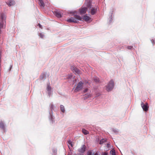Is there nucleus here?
Masks as SVG:
<instances>
[{
    "label": "nucleus",
    "instance_id": "obj_6",
    "mask_svg": "<svg viewBox=\"0 0 155 155\" xmlns=\"http://www.w3.org/2000/svg\"><path fill=\"white\" fill-rule=\"evenodd\" d=\"M54 14L58 18H61L62 17L61 14L60 12L58 10H55L54 12Z\"/></svg>",
    "mask_w": 155,
    "mask_h": 155
},
{
    "label": "nucleus",
    "instance_id": "obj_33",
    "mask_svg": "<svg viewBox=\"0 0 155 155\" xmlns=\"http://www.w3.org/2000/svg\"><path fill=\"white\" fill-rule=\"evenodd\" d=\"M38 25L40 28H42V26L41 24H38Z\"/></svg>",
    "mask_w": 155,
    "mask_h": 155
},
{
    "label": "nucleus",
    "instance_id": "obj_3",
    "mask_svg": "<svg viewBox=\"0 0 155 155\" xmlns=\"http://www.w3.org/2000/svg\"><path fill=\"white\" fill-rule=\"evenodd\" d=\"M114 86V82L113 80H111L106 86V90L108 91H111Z\"/></svg>",
    "mask_w": 155,
    "mask_h": 155
},
{
    "label": "nucleus",
    "instance_id": "obj_27",
    "mask_svg": "<svg viewBox=\"0 0 155 155\" xmlns=\"http://www.w3.org/2000/svg\"><path fill=\"white\" fill-rule=\"evenodd\" d=\"M50 108L52 111V110L53 109V105L52 104H51L50 105Z\"/></svg>",
    "mask_w": 155,
    "mask_h": 155
},
{
    "label": "nucleus",
    "instance_id": "obj_11",
    "mask_svg": "<svg viewBox=\"0 0 155 155\" xmlns=\"http://www.w3.org/2000/svg\"><path fill=\"white\" fill-rule=\"evenodd\" d=\"M39 1L38 4L41 7L44 8L45 4L42 0H38Z\"/></svg>",
    "mask_w": 155,
    "mask_h": 155
},
{
    "label": "nucleus",
    "instance_id": "obj_23",
    "mask_svg": "<svg viewBox=\"0 0 155 155\" xmlns=\"http://www.w3.org/2000/svg\"><path fill=\"white\" fill-rule=\"evenodd\" d=\"M94 81L96 83L98 82L99 81V79L97 78H94Z\"/></svg>",
    "mask_w": 155,
    "mask_h": 155
},
{
    "label": "nucleus",
    "instance_id": "obj_13",
    "mask_svg": "<svg viewBox=\"0 0 155 155\" xmlns=\"http://www.w3.org/2000/svg\"><path fill=\"white\" fill-rule=\"evenodd\" d=\"M91 96L92 94H87L84 95V99H86L88 98L91 97Z\"/></svg>",
    "mask_w": 155,
    "mask_h": 155
},
{
    "label": "nucleus",
    "instance_id": "obj_31",
    "mask_svg": "<svg viewBox=\"0 0 155 155\" xmlns=\"http://www.w3.org/2000/svg\"><path fill=\"white\" fill-rule=\"evenodd\" d=\"M113 130L114 132L115 133H117L118 132V130L116 129H114Z\"/></svg>",
    "mask_w": 155,
    "mask_h": 155
},
{
    "label": "nucleus",
    "instance_id": "obj_36",
    "mask_svg": "<svg viewBox=\"0 0 155 155\" xmlns=\"http://www.w3.org/2000/svg\"><path fill=\"white\" fill-rule=\"evenodd\" d=\"M85 83H86L89 84V83L88 81L86 82Z\"/></svg>",
    "mask_w": 155,
    "mask_h": 155
},
{
    "label": "nucleus",
    "instance_id": "obj_20",
    "mask_svg": "<svg viewBox=\"0 0 155 155\" xmlns=\"http://www.w3.org/2000/svg\"><path fill=\"white\" fill-rule=\"evenodd\" d=\"M110 153L112 155H116V153L115 150L112 149L110 151Z\"/></svg>",
    "mask_w": 155,
    "mask_h": 155
},
{
    "label": "nucleus",
    "instance_id": "obj_38",
    "mask_svg": "<svg viewBox=\"0 0 155 155\" xmlns=\"http://www.w3.org/2000/svg\"><path fill=\"white\" fill-rule=\"evenodd\" d=\"M12 65H11V66L10 68H12Z\"/></svg>",
    "mask_w": 155,
    "mask_h": 155
},
{
    "label": "nucleus",
    "instance_id": "obj_24",
    "mask_svg": "<svg viewBox=\"0 0 155 155\" xmlns=\"http://www.w3.org/2000/svg\"><path fill=\"white\" fill-rule=\"evenodd\" d=\"M38 35L41 38H43L44 36V35L41 33H39Z\"/></svg>",
    "mask_w": 155,
    "mask_h": 155
},
{
    "label": "nucleus",
    "instance_id": "obj_1",
    "mask_svg": "<svg viewBox=\"0 0 155 155\" xmlns=\"http://www.w3.org/2000/svg\"><path fill=\"white\" fill-rule=\"evenodd\" d=\"M74 17H71L69 19L67 20V21L68 22H74L75 23H78L77 20H81L82 18L79 15H74Z\"/></svg>",
    "mask_w": 155,
    "mask_h": 155
},
{
    "label": "nucleus",
    "instance_id": "obj_12",
    "mask_svg": "<svg viewBox=\"0 0 155 155\" xmlns=\"http://www.w3.org/2000/svg\"><path fill=\"white\" fill-rule=\"evenodd\" d=\"M83 19L86 21H90L91 18L88 16L84 15L83 17Z\"/></svg>",
    "mask_w": 155,
    "mask_h": 155
},
{
    "label": "nucleus",
    "instance_id": "obj_37",
    "mask_svg": "<svg viewBox=\"0 0 155 155\" xmlns=\"http://www.w3.org/2000/svg\"><path fill=\"white\" fill-rule=\"evenodd\" d=\"M100 94H97V96H98L99 95H100Z\"/></svg>",
    "mask_w": 155,
    "mask_h": 155
},
{
    "label": "nucleus",
    "instance_id": "obj_10",
    "mask_svg": "<svg viewBox=\"0 0 155 155\" xmlns=\"http://www.w3.org/2000/svg\"><path fill=\"white\" fill-rule=\"evenodd\" d=\"M87 10V8L86 7H84V8H81L80 9L79 11L80 13L81 14H83L85 13L86 12Z\"/></svg>",
    "mask_w": 155,
    "mask_h": 155
},
{
    "label": "nucleus",
    "instance_id": "obj_17",
    "mask_svg": "<svg viewBox=\"0 0 155 155\" xmlns=\"http://www.w3.org/2000/svg\"><path fill=\"white\" fill-rule=\"evenodd\" d=\"M46 76V74L45 73H43L41 75L40 77V79L41 80L43 79Z\"/></svg>",
    "mask_w": 155,
    "mask_h": 155
},
{
    "label": "nucleus",
    "instance_id": "obj_40",
    "mask_svg": "<svg viewBox=\"0 0 155 155\" xmlns=\"http://www.w3.org/2000/svg\"><path fill=\"white\" fill-rule=\"evenodd\" d=\"M75 80L76 81H77V80L76 79H75Z\"/></svg>",
    "mask_w": 155,
    "mask_h": 155
},
{
    "label": "nucleus",
    "instance_id": "obj_26",
    "mask_svg": "<svg viewBox=\"0 0 155 155\" xmlns=\"http://www.w3.org/2000/svg\"><path fill=\"white\" fill-rule=\"evenodd\" d=\"M110 19L109 20V22H110V23H111L112 22V21H113V18H112V15H111V16L110 17Z\"/></svg>",
    "mask_w": 155,
    "mask_h": 155
},
{
    "label": "nucleus",
    "instance_id": "obj_4",
    "mask_svg": "<svg viewBox=\"0 0 155 155\" xmlns=\"http://www.w3.org/2000/svg\"><path fill=\"white\" fill-rule=\"evenodd\" d=\"M141 105L143 110L147 111L148 110L149 107L147 103H146L145 104L143 102H142L141 104Z\"/></svg>",
    "mask_w": 155,
    "mask_h": 155
},
{
    "label": "nucleus",
    "instance_id": "obj_28",
    "mask_svg": "<svg viewBox=\"0 0 155 155\" xmlns=\"http://www.w3.org/2000/svg\"><path fill=\"white\" fill-rule=\"evenodd\" d=\"M87 155H92V152L91 151H88L87 153Z\"/></svg>",
    "mask_w": 155,
    "mask_h": 155
},
{
    "label": "nucleus",
    "instance_id": "obj_35",
    "mask_svg": "<svg viewBox=\"0 0 155 155\" xmlns=\"http://www.w3.org/2000/svg\"><path fill=\"white\" fill-rule=\"evenodd\" d=\"M94 155H98V154L97 153H95V154H94Z\"/></svg>",
    "mask_w": 155,
    "mask_h": 155
},
{
    "label": "nucleus",
    "instance_id": "obj_14",
    "mask_svg": "<svg viewBox=\"0 0 155 155\" xmlns=\"http://www.w3.org/2000/svg\"><path fill=\"white\" fill-rule=\"evenodd\" d=\"M97 8H93L92 9L91 11V14L92 15H94L96 12L97 11Z\"/></svg>",
    "mask_w": 155,
    "mask_h": 155
},
{
    "label": "nucleus",
    "instance_id": "obj_39",
    "mask_svg": "<svg viewBox=\"0 0 155 155\" xmlns=\"http://www.w3.org/2000/svg\"><path fill=\"white\" fill-rule=\"evenodd\" d=\"M68 147H69V148L70 149V148L69 147V145H68Z\"/></svg>",
    "mask_w": 155,
    "mask_h": 155
},
{
    "label": "nucleus",
    "instance_id": "obj_9",
    "mask_svg": "<svg viewBox=\"0 0 155 155\" xmlns=\"http://www.w3.org/2000/svg\"><path fill=\"white\" fill-rule=\"evenodd\" d=\"M71 70L76 74H79L81 73L80 70L75 67H73L71 68Z\"/></svg>",
    "mask_w": 155,
    "mask_h": 155
},
{
    "label": "nucleus",
    "instance_id": "obj_18",
    "mask_svg": "<svg viewBox=\"0 0 155 155\" xmlns=\"http://www.w3.org/2000/svg\"><path fill=\"white\" fill-rule=\"evenodd\" d=\"M60 109L61 111L63 113L65 112V109L64 106L63 105H60Z\"/></svg>",
    "mask_w": 155,
    "mask_h": 155
},
{
    "label": "nucleus",
    "instance_id": "obj_32",
    "mask_svg": "<svg viewBox=\"0 0 155 155\" xmlns=\"http://www.w3.org/2000/svg\"><path fill=\"white\" fill-rule=\"evenodd\" d=\"M52 151H53V152L55 153L57 152V150H54V149L52 150Z\"/></svg>",
    "mask_w": 155,
    "mask_h": 155
},
{
    "label": "nucleus",
    "instance_id": "obj_22",
    "mask_svg": "<svg viewBox=\"0 0 155 155\" xmlns=\"http://www.w3.org/2000/svg\"><path fill=\"white\" fill-rule=\"evenodd\" d=\"M105 141V140H104V139H103L100 140V142L99 143L100 144H103Z\"/></svg>",
    "mask_w": 155,
    "mask_h": 155
},
{
    "label": "nucleus",
    "instance_id": "obj_30",
    "mask_svg": "<svg viewBox=\"0 0 155 155\" xmlns=\"http://www.w3.org/2000/svg\"><path fill=\"white\" fill-rule=\"evenodd\" d=\"M108 153L106 152H104L102 153V155H107Z\"/></svg>",
    "mask_w": 155,
    "mask_h": 155
},
{
    "label": "nucleus",
    "instance_id": "obj_34",
    "mask_svg": "<svg viewBox=\"0 0 155 155\" xmlns=\"http://www.w3.org/2000/svg\"><path fill=\"white\" fill-rule=\"evenodd\" d=\"M151 41H152V43H153V44L155 43V42H154V40H153V39H152V40H151Z\"/></svg>",
    "mask_w": 155,
    "mask_h": 155
},
{
    "label": "nucleus",
    "instance_id": "obj_15",
    "mask_svg": "<svg viewBox=\"0 0 155 155\" xmlns=\"http://www.w3.org/2000/svg\"><path fill=\"white\" fill-rule=\"evenodd\" d=\"M50 116L49 117V119L51 121L52 123H53L54 121V118L53 117V115L51 114V113H49Z\"/></svg>",
    "mask_w": 155,
    "mask_h": 155
},
{
    "label": "nucleus",
    "instance_id": "obj_5",
    "mask_svg": "<svg viewBox=\"0 0 155 155\" xmlns=\"http://www.w3.org/2000/svg\"><path fill=\"white\" fill-rule=\"evenodd\" d=\"M46 89L48 92V94L50 97L52 95V87L49 84H48L47 86Z\"/></svg>",
    "mask_w": 155,
    "mask_h": 155
},
{
    "label": "nucleus",
    "instance_id": "obj_7",
    "mask_svg": "<svg viewBox=\"0 0 155 155\" xmlns=\"http://www.w3.org/2000/svg\"><path fill=\"white\" fill-rule=\"evenodd\" d=\"M86 147L84 145H83L81 147L78 149V151L79 152L84 153L86 150Z\"/></svg>",
    "mask_w": 155,
    "mask_h": 155
},
{
    "label": "nucleus",
    "instance_id": "obj_2",
    "mask_svg": "<svg viewBox=\"0 0 155 155\" xmlns=\"http://www.w3.org/2000/svg\"><path fill=\"white\" fill-rule=\"evenodd\" d=\"M84 83L82 81H79L77 84L76 87L74 89V92H77L82 90L84 85Z\"/></svg>",
    "mask_w": 155,
    "mask_h": 155
},
{
    "label": "nucleus",
    "instance_id": "obj_21",
    "mask_svg": "<svg viewBox=\"0 0 155 155\" xmlns=\"http://www.w3.org/2000/svg\"><path fill=\"white\" fill-rule=\"evenodd\" d=\"M68 144L70 145L71 147H72L73 146L72 144V142L71 141V140H69L68 141Z\"/></svg>",
    "mask_w": 155,
    "mask_h": 155
},
{
    "label": "nucleus",
    "instance_id": "obj_16",
    "mask_svg": "<svg viewBox=\"0 0 155 155\" xmlns=\"http://www.w3.org/2000/svg\"><path fill=\"white\" fill-rule=\"evenodd\" d=\"M82 132L84 135H87L89 134V132L84 129H82Z\"/></svg>",
    "mask_w": 155,
    "mask_h": 155
},
{
    "label": "nucleus",
    "instance_id": "obj_19",
    "mask_svg": "<svg viewBox=\"0 0 155 155\" xmlns=\"http://www.w3.org/2000/svg\"><path fill=\"white\" fill-rule=\"evenodd\" d=\"M0 127L3 130L5 129L4 124L2 122H0Z\"/></svg>",
    "mask_w": 155,
    "mask_h": 155
},
{
    "label": "nucleus",
    "instance_id": "obj_29",
    "mask_svg": "<svg viewBox=\"0 0 155 155\" xmlns=\"http://www.w3.org/2000/svg\"><path fill=\"white\" fill-rule=\"evenodd\" d=\"M132 48H133V46H128L127 47V48L129 49H131Z\"/></svg>",
    "mask_w": 155,
    "mask_h": 155
},
{
    "label": "nucleus",
    "instance_id": "obj_25",
    "mask_svg": "<svg viewBox=\"0 0 155 155\" xmlns=\"http://www.w3.org/2000/svg\"><path fill=\"white\" fill-rule=\"evenodd\" d=\"M88 91V89L87 88H85L83 91V93H85L87 92Z\"/></svg>",
    "mask_w": 155,
    "mask_h": 155
},
{
    "label": "nucleus",
    "instance_id": "obj_8",
    "mask_svg": "<svg viewBox=\"0 0 155 155\" xmlns=\"http://www.w3.org/2000/svg\"><path fill=\"white\" fill-rule=\"evenodd\" d=\"M6 3L8 6H11L15 5V2L14 0H9L7 1Z\"/></svg>",
    "mask_w": 155,
    "mask_h": 155
}]
</instances>
